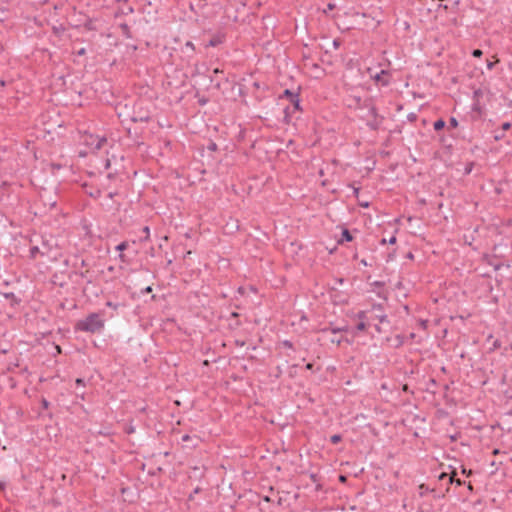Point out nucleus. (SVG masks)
Listing matches in <instances>:
<instances>
[{"mask_svg": "<svg viewBox=\"0 0 512 512\" xmlns=\"http://www.w3.org/2000/svg\"><path fill=\"white\" fill-rule=\"evenodd\" d=\"M120 29L122 31V34L126 37V38H131V32H130V27L128 26V24L126 23H123L120 25Z\"/></svg>", "mask_w": 512, "mask_h": 512, "instance_id": "nucleus-15", "label": "nucleus"}, {"mask_svg": "<svg viewBox=\"0 0 512 512\" xmlns=\"http://www.w3.org/2000/svg\"><path fill=\"white\" fill-rule=\"evenodd\" d=\"M83 383H84L83 379H81V378H77L76 379V384L77 385H82Z\"/></svg>", "mask_w": 512, "mask_h": 512, "instance_id": "nucleus-50", "label": "nucleus"}, {"mask_svg": "<svg viewBox=\"0 0 512 512\" xmlns=\"http://www.w3.org/2000/svg\"><path fill=\"white\" fill-rule=\"evenodd\" d=\"M328 10H333L335 8V4L329 3L327 5Z\"/></svg>", "mask_w": 512, "mask_h": 512, "instance_id": "nucleus-52", "label": "nucleus"}, {"mask_svg": "<svg viewBox=\"0 0 512 512\" xmlns=\"http://www.w3.org/2000/svg\"><path fill=\"white\" fill-rule=\"evenodd\" d=\"M494 65H495V62H490V61H488V63H487V68H488V69H492V68L494 67Z\"/></svg>", "mask_w": 512, "mask_h": 512, "instance_id": "nucleus-48", "label": "nucleus"}, {"mask_svg": "<svg viewBox=\"0 0 512 512\" xmlns=\"http://www.w3.org/2000/svg\"><path fill=\"white\" fill-rule=\"evenodd\" d=\"M107 142L105 137L89 135L85 138V143L92 148L93 151L100 150Z\"/></svg>", "mask_w": 512, "mask_h": 512, "instance_id": "nucleus-3", "label": "nucleus"}, {"mask_svg": "<svg viewBox=\"0 0 512 512\" xmlns=\"http://www.w3.org/2000/svg\"><path fill=\"white\" fill-rule=\"evenodd\" d=\"M353 237L350 233V231L348 229H343L342 231V237L341 239L338 241V243H343L344 241H347V242H350L352 241Z\"/></svg>", "mask_w": 512, "mask_h": 512, "instance_id": "nucleus-9", "label": "nucleus"}, {"mask_svg": "<svg viewBox=\"0 0 512 512\" xmlns=\"http://www.w3.org/2000/svg\"><path fill=\"white\" fill-rule=\"evenodd\" d=\"M3 296H4L6 299L10 300V304H11V306H14V305L18 304V303H19V301H20V300H19V299L14 295V293H12V292H10V293H4V294H3Z\"/></svg>", "mask_w": 512, "mask_h": 512, "instance_id": "nucleus-11", "label": "nucleus"}, {"mask_svg": "<svg viewBox=\"0 0 512 512\" xmlns=\"http://www.w3.org/2000/svg\"><path fill=\"white\" fill-rule=\"evenodd\" d=\"M445 125H446V123L443 119H438L434 122L433 126L436 131H440L445 127Z\"/></svg>", "mask_w": 512, "mask_h": 512, "instance_id": "nucleus-16", "label": "nucleus"}, {"mask_svg": "<svg viewBox=\"0 0 512 512\" xmlns=\"http://www.w3.org/2000/svg\"><path fill=\"white\" fill-rule=\"evenodd\" d=\"M389 74L386 70H381L379 73L375 75H371V77L375 80L376 83H380L383 86L389 84Z\"/></svg>", "mask_w": 512, "mask_h": 512, "instance_id": "nucleus-6", "label": "nucleus"}, {"mask_svg": "<svg viewBox=\"0 0 512 512\" xmlns=\"http://www.w3.org/2000/svg\"><path fill=\"white\" fill-rule=\"evenodd\" d=\"M151 116L149 111L145 110L143 111L140 107V111H134L133 115L131 116V120L133 122H148L150 120Z\"/></svg>", "mask_w": 512, "mask_h": 512, "instance_id": "nucleus-5", "label": "nucleus"}, {"mask_svg": "<svg viewBox=\"0 0 512 512\" xmlns=\"http://www.w3.org/2000/svg\"><path fill=\"white\" fill-rule=\"evenodd\" d=\"M223 84H229L228 78H224V79H223V81H221V80L216 81V83H215V87H216L218 90H221V89H222V85H223Z\"/></svg>", "mask_w": 512, "mask_h": 512, "instance_id": "nucleus-22", "label": "nucleus"}, {"mask_svg": "<svg viewBox=\"0 0 512 512\" xmlns=\"http://www.w3.org/2000/svg\"><path fill=\"white\" fill-rule=\"evenodd\" d=\"M511 128V123L510 122H505L502 124V130L503 131H506V130H509Z\"/></svg>", "mask_w": 512, "mask_h": 512, "instance_id": "nucleus-33", "label": "nucleus"}, {"mask_svg": "<svg viewBox=\"0 0 512 512\" xmlns=\"http://www.w3.org/2000/svg\"><path fill=\"white\" fill-rule=\"evenodd\" d=\"M290 102H291V104L293 106L292 107V112H294V111H301L299 95L296 96L294 99H292Z\"/></svg>", "mask_w": 512, "mask_h": 512, "instance_id": "nucleus-14", "label": "nucleus"}, {"mask_svg": "<svg viewBox=\"0 0 512 512\" xmlns=\"http://www.w3.org/2000/svg\"><path fill=\"white\" fill-rule=\"evenodd\" d=\"M208 149L210 151H215L217 149V145L214 142H212L208 145Z\"/></svg>", "mask_w": 512, "mask_h": 512, "instance_id": "nucleus-34", "label": "nucleus"}, {"mask_svg": "<svg viewBox=\"0 0 512 512\" xmlns=\"http://www.w3.org/2000/svg\"><path fill=\"white\" fill-rule=\"evenodd\" d=\"M220 43H221V38L220 37H213L209 41L208 46L215 47V46H217Z\"/></svg>", "mask_w": 512, "mask_h": 512, "instance_id": "nucleus-19", "label": "nucleus"}, {"mask_svg": "<svg viewBox=\"0 0 512 512\" xmlns=\"http://www.w3.org/2000/svg\"><path fill=\"white\" fill-rule=\"evenodd\" d=\"M342 440V437L340 434L332 435L330 438L331 443L338 444Z\"/></svg>", "mask_w": 512, "mask_h": 512, "instance_id": "nucleus-23", "label": "nucleus"}, {"mask_svg": "<svg viewBox=\"0 0 512 512\" xmlns=\"http://www.w3.org/2000/svg\"><path fill=\"white\" fill-rule=\"evenodd\" d=\"M379 321H380L381 323L386 322V321H387V315H381V316H379Z\"/></svg>", "mask_w": 512, "mask_h": 512, "instance_id": "nucleus-41", "label": "nucleus"}, {"mask_svg": "<svg viewBox=\"0 0 512 512\" xmlns=\"http://www.w3.org/2000/svg\"><path fill=\"white\" fill-rule=\"evenodd\" d=\"M404 344V337L402 335H396L395 337V348H399Z\"/></svg>", "mask_w": 512, "mask_h": 512, "instance_id": "nucleus-17", "label": "nucleus"}, {"mask_svg": "<svg viewBox=\"0 0 512 512\" xmlns=\"http://www.w3.org/2000/svg\"><path fill=\"white\" fill-rule=\"evenodd\" d=\"M106 305H107L108 307L113 308V309H117V308H118V306H119V304H115V303H112V302H110V301H108V302L106 303Z\"/></svg>", "mask_w": 512, "mask_h": 512, "instance_id": "nucleus-35", "label": "nucleus"}, {"mask_svg": "<svg viewBox=\"0 0 512 512\" xmlns=\"http://www.w3.org/2000/svg\"><path fill=\"white\" fill-rule=\"evenodd\" d=\"M115 195H117V192H109L107 197L112 199Z\"/></svg>", "mask_w": 512, "mask_h": 512, "instance_id": "nucleus-49", "label": "nucleus"}, {"mask_svg": "<svg viewBox=\"0 0 512 512\" xmlns=\"http://www.w3.org/2000/svg\"><path fill=\"white\" fill-rule=\"evenodd\" d=\"M184 48L191 51V52H194L195 51V46L194 44L191 42V41H187L184 45Z\"/></svg>", "mask_w": 512, "mask_h": 512, "instance_id": "nucleus-25", "label": "nucleus"}, {"mask_svg": "<svg viewBox=\"0 0 512 512\" xmlns=\"http://www.w3.org/2000/svg\"><path fill=\"white\" fill-rule=\"evenodd\" d=\"M104 328V320L101 319L98 313H91L86 318L79 320L75 329L89 333L100 332Z\"/></svg>", "mask_w": 512, "mask_h": 512, "instance_id": "nucleus-1", "label": "nucleus"}, {"mask_svg": "<svg viewBox=\"0 0 512 512\" xmlns=\"http://www.w3.org/2000/svg\"><path fill=\"white\" fill-rule=\"evenodd\" d=\"M236 344H237V345H240V346H243L245 343H244L243 341H242V342H240V341H238V340H237V341H236Z\"/></svg>", "mask_w": 512, "mask_h": 512, "instance_id": "nucleus-63", "label": "nucleus"}, {"mask_svg": "<svg viewBox=\"0 0 512 512\" xmlns=\"http://www.w3.org/2000/svg\"><path fill=\"white\" fill-rule=\"evenodd\" d=\"M229 320H230L229 327L231 329H237L241 325V323L238 319H233V320L229 319Z\"/></svg>", "mask_w": 512, "mask_h": 512, "instance_id": "nucleus-20", "label": "nucleus"}, {"mask_svg": "<svg viewBox=\"0 0 512 512\" xmlns=\"http://www.w3.org/2000/svg\"><path fill=\"white\" fill-rule=\"evenodd\" d=\"M449 126L452 127V128H456L458 126V121L456 118L454 117H451L449 119Z\"/></svg>", "mask_w": 512, "mask_h": 512, "instance_id": "nucleus-27", "label": "nucleus"}, {"mask_svg": "<svg viewBox=\"0 0 512 512\" xmlns=\"http://www.w3.org/2000/svg\"><path fill=\"white\" fill-rule=\"evenodd\" d=\"M142 231L145 234V236H144V238H141V241L142 240H145V241L148 240L149 239V235H150L149 227L148 226L143 227Z\"/></svg>", "mask_w": 512, "mask_h": 512, "instance_id": "nucleus-24", "label": "nucleus"}, {"mask_svg": "<svg viewBox=\"0 0 512 512\" xmlns=\"http://www.w3.org/2000/svg\"><path fill=\"white\" fill-rule=\"evenodd\" d=\"M201 491V488L200 487H196L193 491V494H197Z\"/></svg>", "mask_w": 512, "mask_h": 512, "instance_id": "nucleus-57", "label": "nucleus"}, {"mask_svg": "<svg viewBox=\"0 0 512 512\" xmlns=\"http://www.w3.org/2000/svg\"><path fill=\"white\" fill-rule=\"evenodd\" d=\"M365 312L364 311H360L358 312L357 314V317L361 320V322H359L356 326V329L358 331H364L367 327L366 323L363 321L365 319Z\"/></svg>", "mask_w": 512, "mask_h": 512, "instance_id": "nucleus-8", "label": "nucleus"}, {"mask_svg": "<svg viewBox=\"0 0 512 512\" xmlns=\"http://www.w3.org/2000/svg\"><path fill=\"white\" fill-rule=\"evenodd\" d=\"M341 341H342L341 339H335V338H332V339H331V342H332V343H336L337 345H340V344H341Z\"/></svg>", "mask_w": 512, "mask_h": 512, "instance_id": "nucleus-45", "label": "nucleus"}, {"mask_svg": "<svg viewBox=\"0 0 512 512\" xmlns=\"http://www.w3.org/2000/svg\"><path fill=\"white\" fill-rule=\"evenodd\" d=\"M282 345H283L284 347H286V348H292V347H293L292 342H291V341H289V340H284V341L282 342Z\"/></svg>", "mask_w": 512, "mask_h": 512, "instance_id": "nucleus-32", "label": "nucleus"}, {"mask_svg": "<svg viewBox=\"0 0 512 512\" xmlns=\"http://www.w3.org/2000/svg\"><path fill=\"white\" fill-rule=\"evenodd\" d=\"M239 317V314L237 312H232L230 314V319L233 320V319H238Z\"/></svg>", "mask_w": 512, "mask_h": 512, "instance_id": "nucleus-36", "label": "nucleus"}, {"mask_svg": "<svg viewBox=\"0 0 512 512\" xmlns=\"http://www.w3.org/2000/svg\"><path fill=\"white\" fill-rule=\"evenodd\" d=\"M355 101H356V106L358 108L364 107V108L368 109V116H370L371 118L383 117L382 115L378 114L377 109H376L375 105L373 104V100L371 98L365 99L362 102L360 97H356Z\"/></svg>", "mask_w": 512, "mask_h": 512, "instance_id": "nucleus-2", "label": "nucleus"}, {"mask_svg": "<svg viewBox=\"0 0 512 512\" xmlns=\"http://www.w3.org/2000/svg\"><path fill=\"white\" fill-rule=\"evenodd\" d=\"M488 264L494 268V270H500L503 266V263L497 261L496 257H493L491 260L488 261Z\"/></svg>", "mask_w": 512, "mask_h": 512, "instance_id": "nucleus-13", "label": "nucleus"}, {"mask_svg": "<svg viewBox=\"0 0 512 512\" xmlns=\"http://www.w3.org/2000/svg\"><path fill=\"white\" fill-rule=\"evenodd\" d=\"M449 483H455L458 486L463 485L465 482L456 478V471H453L451 475L449 476Z\"/></svg>", "mask_w": 512, "mask_h": 512, "instance_id": "nucleus-12", "label": "nucleus"}, {"mask_svg": "<svg viewBox=\"0 0 512 512\" xmlns=\"http://www.w3.org/2000/svg\"><path fill=\"white\" fill-rule=\"evenodd\" d=\"M133 11H134V10H133V8H132V7H128V8H127V12H126V13H132Z\"/></svg>", "mask_w": 512, "mask_h": 512, "instance_id": "nucleus-62", "label": "nucleus"}, {"mask_svg": "<svg viewBox=\"0 0 512 512\" xmlns=\"http://www.w3.org/2000/svg\"><path fill=\"white\" fill-rule=\"evenodd\" d=\"M431 492L434 493V498H442V497H444V494L435 493L434 489H432Z\"/></svg>", "mask_w": 512, "mask_h": 512, "instance_id": "nucleus-39", "label": "nucleus"}, {"mask_svg": "<svg viewBox=\"0 0 512 512\" xmlns=\"http://www.w3.org/2000/svg\"><path fill=\"white\" fill-rule=\"evenodd\" d=\"M383 121H384V117H374V118H371L370 120L367 121V126L371 130L376 131V130L379 129V127L381 126Z\"/></svg>", "mask_w": 512, "mask_h": 512, "instance_id": "nucleus-7", "label": "nucleus"}, {"mask_svg": "<svg viewBox=\"0 0 512 512\" xmlns=\"http://www.w3.org/2000/svg\"><path fill=\"white\" fill-rule=\"evenodd\" d=\"M299 94L298 93H294L292 92L291 90L289 89H285L283 91V94L280 96L281 99L283 98H286L288 99L289 101H291L292 99H294L296 96H298Z\"/></svg>", "mask_w": 512, "mask_h": 512, "instance_id": "nucleus-10", "label": "nucleus"}, {"mask_svg": "<svg viewBox=\"0 0 512 512\" xmlns=\"http://www.w3.org/2000/svg\"><path fill=\"white\" fill-rule=\"evenodd\" d=\"M143 292H144V293H150V292H152V287H150V286L146 287V288L144 289V291H143Z\"/></svg>", "mask_w": 512, "mask_h": 512, "instance_id": "nucleus-51", "label": "nucleus"}, {"mask_svg": "<svg viewBox=\"0 0 512 512\" xmlns=\"http://www.w3.org/2000/svg\"><path fill=\"white\" fill-rule=\"evenodd\" d=\"M191 437L188 435V434H185L183 437H182V441L186 442L188 440H190Z\"/></svg>", "mask_w": 512, "mask_h": 512, "instance_id": "nucleus-47", "label": "nucleus"}, {"mask_svg": "<svg viewBox=\"0 0 512 512\" xmlns=\"http://www.w3.org/2000/svg\"><path fill=\"white\" fill-rule=\"evenodd\" d=\"M86 265H87V264H86V261H85V260H82V261H81V266H82V267H84V266H86Z\"/></svg>", "mask_w": 512, "mask_h": 512, "instance_id": "nucleus-64", "label": "nucleus"}, {"mask_svg": "<svg viewBox=\"0 0 512 512\" xmlns=\"http://www.w3.org/2000/svg\"><path fill=\"white\" fill-rule=\"evenodd\" d=\"M462 473L463 474H467V475H470L471 474V471L467 472V470L465 468L462 469Z\"/></svg>", "mask_w": 512, "mask_h": 512, "instance_id": "nucleus-60", "label": "nucleus"}, {"mask_svg": "<svg viewBox=\"0 0 512 512\" xmlns=\"http://www.w3.org/2000/svg\"><path fill=\"white\" fill-rule=\"evenodd\" d=\"M339 479H340L341 482H345L346 481V476L340 475Z\"/></svg>", "mask_w": 512, "mask_h": 512, "instance_id": "nucleus-56", "label": "nucleus"}, {"mask_svg": "<svg viewBox=\"0 0 512 512\" xmlns=\"http://www.w3.org/2000/svg\"><path fill=\"white\" fill-rule=\"evenodd\" d=\"M41 405H42L43 409H47L49 407L50 403H49V401L47 399L42 398Z\"/></svg>", "mask_w": 512, "mask_h": 512, "instance_id": "nucleus-30", "label": "nucleus"}, {"mask_svg": "<svg viewBox=\"0 0 512 512\" xmlns=\"http://www.w3.org/2000/svg\"><path fill=\"white\" fill-rule=\"evenodd\" d=\"M49 251H50V247H49L48 243L46 241H43L41 248L39 246H32L30 248V251H29L30 258L36 259L38 254L41 256H47L49 254Z\"/></svg>", "mask_w": 512, "mask_h": 512, "instance_id": "nucleus-4", "label": "nucleus"}, {"mask_svg": "<svg viewBox=\"0 0 512 512\" xmlns=\"http://www.w3.org/2000/svg\"><path fill=\"white\" fill-rule=\"evenodd\" d=\"M119 259H120V260H121V262H123V263H126V262H127V260H126V256H125V254H123V253H120V254H119Z\"/></svg>", "mask_w": 512, "mask_h": 512, "instance_id": "nucleus-37", "label": "nucleus"}, {"mask_svg": "<svg viewBox=\"0 0 512 512\" xmlns=\"http://www.w3.org/2000/svg\"><path fill=\"white\" fill-rule=\"evenodd\" d=\"M341 40L340 39H334L332 42V45L335 49H338L341 46Z\"/></svg>", "mask_w": 512, "mask_h": 512, "instance_id": "nucleus-29", "label": "nucleus"}, {"mask_svg": "<svg viewBox=\"0 0 512 512\" xmlns=\"http://www.w3.org/2000/svg\"><path fill=\"white\" fill-rule=\"evenodd\" d=\"M388 243H389V244H395V243H396V237H395V236H392V237L388 240Z\"/></svg>", "mask_w": 512, "mask_h": 512, "instance_id": "nucleus-43", "label": "nucleus"}, {"mask_svg": "<svg viewBox=\"0 0 512 512\" xmlns=\"http://www.w3.org/2000/svg\"><path fill=\"white\" fill-rule=\"evenodd\" d=\"M306 369H307V370H312V369H313V363H308V364L306 365Z\"/></svg>", "mask_w": 512, "mask_h": 512, "instance_id": "nucleus-54", "label": "nucleus"}, {"mask_svg": "<svg viewBox=\"0 0 512 512\" xmlns=\"http://www.w3.org/2000/svg\"><path fill=\"white\" fill-rule=\"evenodd\" d=\"M128 247V242L127 241H123L121 243H119L117 246H116V250L117 251H120V252H123L124 250H126Z\"/></svg>", "mask_w": 512, "mask_h": 512, "instance_id": "nucleus-21", "label": "nucleus"}, {"mask_svg": "<svg viewBox=\"0 0 512 512\" xmlns=\"http://www.w3.org/2000/svg\"><path fill=\"white\" fill-rule=\"evenodd\" d=\"M87 273H88V270H87V271H85V272H80V274H79V275H80L81 277H86V276H87Z\"/></svg>", "mask_w": 512, "mask_h": 512, "instance_id": "nucleus-59", "label": "nucleus"}, {"mask_svg": "<svg viewBox=\"0 0 512 512\" xmlns=\"http://www.w3.org/2000/svg\"><path fill=\"white\" fill-rule=\"evenodd\" d=\"M402 391H404V392H406V393L410 392V389H409L408 384H404V385L402 386Z\"/></svg>", "mask_w": 512, "mask_h": 512, "instance_id": "nucleus-42", "label": "nucleus"}, {"mask_svg": "<svg viewBox=\"0 0 512 512\" xmlns=\"http://www.w3.org/2000/svg\"><path fill=\"white\" fill-rule=\"evenodd\" d=\"M492 453H493V455H497L500 453V451H499V449H494Z\"/></svg>", "mask_w": 512, "mask_h": 512, "instance_id": "nucleus-61", "label": "nucleus"}, {"mask_svg": "<svg viewBox=\"0 0 512 512\" xmlns=\"http://www.w3.org/2000/svg\"><path fill=\"white\" fill-rule=\"evenodd\" d=\"M213 73H214V74H219V73H221V74H222V73H223V71H222V70H220L219 68H215V69L213 70Z\"/></svg>", "mask_w": 512, "mask_h": 512, "instance_id": "nucleus-53", "label": "nucleus"}, {"mask_svg": "<svg viewBox=\"0 0 512 512\" xmlns=\"http://www.w3.org/2000/svg\"><path fill=\"white\" fill-rule=\"evenodd\" d=\"M284 114H285V120L288 123L289 122V117H290V107H286L284 109Z\"/></svg>", "mask_w": 512, "mask_h": 512, "instance_id": "nucleus-31", "label": "nucleus"}, {"mask_svg": "<svg viewBox=\"0 0 512 512\" xmlns=\"http://www.w3.org/2000/svg\"><path fill=\"white\" fill-rule=\"evenodd\" d=\"M447 476H448V474H447V473L442 472V473L439 475V477H438V478H439V480H443V479H444V478H446Z\"/></svg>", "mask_w": 512, "mask_h": 512, "instance_id": "nucleus-44", "label": "nucleus"}, {"mask_svg": "<svg viewBox=\"0 0 512 512\" xmlns=\"http://www.w3.org/2000/svg\"><path fill=\"white\" fill-rule=\"evenodd\" d=\"M347 330H348V327L347 326H343V327L332 328L331 332L335 334V333L343 332V331H347Z\"/></svg>", "mask_w": 512, "mask_h": 512, "instance_id": "nucleus-26", "label": "nucleus"}, {"mask_svg": "<svg viewBox=\"0 0 512 512\" xmlns=\"http://www.w3.org/2000/svg\"><path fill=\"white\" fill-rule=\"evenodd\" d=\"M418 489H419V494L421 496H424L427 492L431 491L429 489V487L427 485H425V484L419 485Z\"/></svg>", "mask_w": 512, "mask_h": 512, "instance_id": "nucleus-18", "label": "nucleus"}, {"mask_svg": "<svg viewBox=\"0 0 512 512\" xmlns=\"http://www.w3.org/2000/svg\"><path fill=\"white\" fill-rule=\"evenodd\" d=\"M493 346H494V348H498V347H500V344H499L498 340H496V341L494 342Z\"/></svg>", "mask_w": 512, "mask_h": 512, "instance_id": "nucleus-58", "label": "nucleus"}, {"mask_svg": "<svg viewBox=\"0 0 512 512\" xmlns=\"http://www.w3.org/2000/svg\"><path fill=\"white\" fill-rule=\"evenodd\" d=\"M126 432H127L128 434L133 433V432H134V428H133V427H129V428L126 430Z\"/></svg>", "mask_w": 512, "mask_h": 512, "instance_id": "nucleus-55", "label": "nucleus"}, {"mask_svg": "<svg viewBox=\"0 0 512 512\" xmlns=\"http://www.w3.org/2000/svg\"><path fill=\"white\" fill-rule=\"evenodd\" d=\"M416 118H417V116H416V114H414V113H411V114H409V115H408V119H409L410 121H414V120H416Z\"/></svg>", "mask_w": 512, "mask_h": 512, "instance_id": "nucleus-38", "label": "nucleus"}, {"mask_svg": "<svg viewBox=\"0 0 512 512\" xmlns=\"http://www.w3.org/2000/svg\"><path fill=\"white\" fill-rule=\"evenodd\" d=\"M482 54H483V52H482V50H480V49H474V50L472 51V56H473V57H477V58H478V57H481V56H482Z\"/></svg>", "mask_w": 512, "mask_h": 512, "instance_id": "nucleus-28", "label": "nucleus"}, {"mask_svg": "<svg viewBox=\"0 0 512 512\" xmlns=\"http://www.w3.org/2000/svg\"><path fill=\"white\" fill-rule=\"evenodd\" d=\"M427 323H428L427 320H421L420 321V326L425 329L427 327Z\"/></svg>", "mask_w": 512, "mask_h": 512, "instance_id": "nucleus-40", "label": "nucleus"}, {"mask_svg": "<svg viewBox=\"0 0 512 512\" xmlns=\"http://www.w3.org/2000/svg\"><path fill=\"white\" fill-rule=\"evenodd\" d=\"M503 137H504V135H503V134H498V133H496V134H495V136H494L495 140H500V139H502Z\"/></svg>", "mask_w": 512, "mask_h": 512, "instance_id": "nucleus-46", "label": "nucleus"}]
</instances>
